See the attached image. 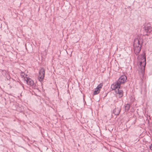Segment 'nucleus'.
Wrapping results in <instances>:
<instances>
[{"mask_svg":"<svg viewBox=\"0 0 152 152\" xmlns=\"http://www.w3.org/2000/svg\"><path fill=\"white\" fill-rule=\"evenodd\" d=\"M122 84H120V83H118L117 82L114 83L112 84L111 86V88L112 89V91L113 90H117L116 89H117V90H121V85Z\"/></svg>","mask_w":152,"mask_h":152,"instance_id":"nucleus-2","label":"nucleus"},{"mask_svg":"<svg viewBox=\"0 0 152 152\" xmlns=\"http://www.w3.org/2000/svg\"><path fill=\"white\" fill-rule=\"evenodd\" d=\"M102 86L103 83H100L98 85L96 88L99 89V90L100 91L102 88Z\"/></svg>","mask_w":152,"mask_h":152,"instance_id":"nucleus-14","label":"nucleus"},{"mask_svg":"<svg viewBox=\"0 0 152 152\" xmlns=\"http://www.w3.org/2000/svg\"><path fill=\"white\" fill-rule=\"evenodd\" d=\"M78 145L79 146H80V145L79 144H78Z\"/></svg>","mask_w":152,"mask_h":152,"instance_id":"nucleus-19","label":"nucleus"},{"mask_svg":"<svg viewBox=\"0 0 152 152\" xmlns=\"http://www.w3.org/2000/svg\"><path fill=\"white\" fill-rule=\"evenodd\" d=\"M24 74V73H22V75H22V76H23V77H24V78H26V77H27L26 76H27V75H25V74L24 75V74Z\"/></svg>","mask_w":152,"mask_h":152,"instance_id":"nucleus-16","label":"nucleus"},{"mask_svg":"<svg viewBox=\"0 0 152 152\" xmlns=\"http://www.w3.org/2000/svg\"><path fill=\"white\" fill-rule=\"evenodd\" d=\"M115 92L116 93L117 96L119 98H121L123 96L124 91L122 90H115Z\"/></svg>","mask_w":152,"mask_h":152,"instance_id":"nucleus-8","label":"nucleus"},{"mask_svg":"<svg viewBox=\"0 0 152 152\" xmlns=\"http://www.w3.org/2000/svg\"><path fill=\"white\" fill-rule=\"evenodd\" d=\"M121 110V108L119 109L118 108H115L113 110L114 113L116 115H118L120 113Z\"/></svg>","mask_w":152,"mask_h":152,"instance_id":"nucleus-10","label":"nucleus"},{"mask_svg":"<svg viewBox=\"0 0 152 152\" xmlns=\"http://www.w3.org/2000/svg\"><path fill=\"white\" fill-rule=\"evenodd\" d=\"M77 151H79V149H78V148H77Z\"/></svg>","mask_w":152,"mask_h":152,"instance_id":"nucleus-18","label":"nucleus"},{"mask_svg":"<svg viewBox=\"0 0 152 152\" xmlns=\"http://www.w3.org/2000/svg\"><path fill=\"white\" fill-rule=\"evenodd\" d=\"M134 52L136 56H138L139 55L141 50L142 48V47H140L138 46L137 47H134Z\"/></svg>","mask_w":152,"mask_h":152,"instance_id":"nucleus-6","label":"nucleus"},{"mask_svg":"<svg viewBox=\"0 0 152 152\" xmlns=\"http://www.w3.org/2000/svg\"><path fill=\"white\" fill-rule=\"evenodd\" d=\"M138 39L137 38H135L134 41L133 46L137 47L138 46Z\"/></svg>","mask_w":152,"mask_h":152,"instance_id":"nucleus-13","label":"nucleus"},{"mask_svg":"<svg viewBox=\"0 0 152 152\" xmlns=\"http://www.w3.org/2000/svg\"><path fill=\"white\" fill-rule=\"evenodd\" d=\"M1 70V72H2V74L3 75H5L6 73V70Z\"/></svg>","mask_w":152,"mask_h":152,"instance_id":"nucleus-15","label":"nucleus"},{"mask_svg":"<svg viewBox=\"0 0 152 152\" xmlns=\"http://www.w3.org/2000/svg\"><path fill=\"white\" fill-rule=\"evenodd\" d=\"M137 38L138 39V46L142 47L143 43V39L139 37H137Z\"/></svg>","mask_w":152,"mask_h":152,"instance_id":"nucleus-9","label":"nucleus"},{"mask_svg":"<svg viewBox=\"0 0 152 152\" xmlns=\"http://www.w3.org/2000/svg\"><path fill=\"white\" fill-rule=\"evenodd\" d=\"M127 80V77L124 75H122L120 77L116 82L119 83H120V84H124L126 82Z\"/></svg>","mask_w":152,"mask_h":152,"instance_id":"nucleus-3","label":"nucleus"},{"mask_svg":"<svg viewBox=\"0 0 152 152\" xmlns=\"http://www.w3.org/2000/svg\"><path fill=\"white\" fill-rule=\"evenodd\" d=\"M149 24L148 23L145 25H144L143 27L145 31L147 33L145 35L147 36H148L149 34L152 31V27L151 26H149Z\"/></svg>","mask_w":152,"mask_h":152,"instance_id":"nucleus-4","label":"nucleus"},{"mask_svg":"<svg viewBox=\"0 0 152 152\" xmlns=\"http://www.w3.org/2000/svg\"><path fill=\"white\" fill-rule=\"evenodd\" d=\"M100 91L99 89L95 88L93 92V96L98 94L100 93Z\"/></svg>","mask_w":152,"mask_h":152,"instance_id":"nucleus-12","label":"nucleus"},{"mask_svg":"<svg viewBox=\"0 0 152 152\" xmlns=\"http://www.w3.org/2000/svg\"><path fill=\"white\" fill-rule=\"evenodd\" d=\"M45 71L44 69L42 68L39 70V80L41 81L43 80L45 76Z\"/></svg>","mask_w":152,"mask_h":152,"instance_id":"nucleus-5","label":"nucleus"},{"mask_svg":"<svg viewBox=\"0 0 152 152\" xmlns=\"http://www.w3.org/2000/svg\"><path fill=\"white\" fill-rule=\"evenodd\" d=\"M130 107V105L129 104L127 103L126 104L125 106V110L126 112H128Z\"/></svg>","mask_w":152,"mask_h":152,"instance_id":"nucleus-11","label":"nucleus"},{"mask_svg":"<svg viewBox=\"0 0 152 152\" xmlns=\"http://www.w3.org/2000/svg\"><path fill=\"white\" fill-rule=\"evenodd\" d=\"M149 148L150 149L152 150V143L151 145H149Z\"/></svg>","mask_w":152,"mask_h":152,"instance_id":"nucleus-17","label":"nucleus"},{"mask_svg":"<svg viewBox=\"0 0 152 152\" xmlns=\"http://www.w3.org/2000/svg\"><path fill=\"white\" fill-rule=\"evenodd\" d=\"M138 58H139L137 61V64L139 66L140 74L143 77L145 74V70L146 65V55L145 51L140 55H138Z\"/></svg>","mask_w":152,"mask_h":152,"instance_id":"nucleus-1","label":"nucleus"},{"mask_svg":"<svg viewBox=\"0 0 152 152\" xmlns=\"http://www.w3.org/2000/svg\"><path fill=\"white\" fill-rule=\"evenodd\" d=\"M24 79L28 84L29 85L31 86H33L34 85L33 81L31 78L26 77Z\"/></svg>","mask_w":152,"mask_h":152,"instance_id":"nucleus-7","label":"nucleus"}]
</instances>
